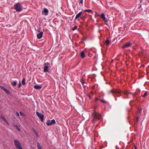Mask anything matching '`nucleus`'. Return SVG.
Returning a JSON list of instances; mask_svg holds the SVG:
<instances>
[{"label":"nucleus","mask_w":149,"mask_h":149,"mask_svg":"<svg viewBox=\"0 0 149 149\" xmlns=\"http://www.w3.org/2000/svg\"><path fill=\"white\" fill-rule=\"evenodd\" d=\"M14 8L17 12H20L23 10L22 6L20 3H16L14 6Z\"/></svg>","instance_id":"nucleus-1"},{"label":"nucleus","mask_w":149,"mask_h":149,"mask_svg":"<svg viewBox=\"0 0 149 149\" xmlns=\"http://www.w3.org/2000/svg\"><path fill=\"white\" fill-rule=\"evenodd\" d=\"M110 93H114L118 97H120L122 93H123V91L119 90H112Z\"/></svg>","instance_id":"nucleus-2"},{"label":"nucleus","mask_w":149,"mask_h":149,"mask_svg":"<svg viewBox=\"0 0 149 149\" xmlns=\"http://www.w3.org/2000/svg\"><path fill=\"white\" fill-rule=\"evenodd\" d=\"M14 144L17 149H23L20 142L18 140H15Z\"/></svg>","instance_id":"nucleus-3"},{"label":"nucleus","mask_w":149,"mask_h":149,"mask_svg":"<svg viewBox=\"0 0 149 149\" xmlns=\"http://www.w3.org/2000/svg\"><path fill=\"white\" fill-rule=\"evenodd\" d=\"M102 118V116L98 113H96L93 116V119L92 120V122H93L95 120L97 119L98 120H100Z\"/></svg>","instance_id":"nucleus-4"},{"label":"nucleus","mask_w":149,"mask_h":149,"mask_svg":"<svg viewBox=\"0 0 149 149\" xmlns=\"http://www.w3.org/2000/svg\"><path fill=\"white\" fill-rule=\"evenodd\" d=\"M56 121L54 119H53L51 120H48L46 123V124L47 126H50L52 124L55 123Z\"/></svg>","instance_id":"nucleus-5"},{"label":"nucleus","mask_w":149,"mask_h":149,"mask_svg":"<svg viewBox=\"0 0 149 149\" xmlns=\"http://www.w3.org/2000/svg\"><path fill=\"white\" fill-rule=\"evenodd\" d=\"M36 115L38 116V118L40 119L41 122H43V121L44 115L43 114H40L37 111L36 112Z\"/></svg>","instance_id":"nucleus-6"},{"label":"nucleus","mask_w":149,"mask_h":149,"mask_svg":"<svg viewBox=\"0 0 149 149\" xmlns=\"http://www.w3.org/2000/svg\"><path fill=\"white\" fill-rule=\"evenodd\" d=\"M48 12L49 11L46 8H45L42 11V14L46 16L48 15Z\"/></svg>","instance_id":"nucleus-7"},{"label":"nucleus","mask_w":149,"mask_h":149,"mask_svg":"<svg viewBox=\"0 0 149 149\" xmlns=\"http://www.w3.org/2000/svg\"><path fill=\"white\" fill-rule=\"evenodd\" d=\"M48 65H49V63H48ZM45 66L44 69V71L45 72H48V68L49 67V65H47L46 63H45L44 64Z\"/></svg>","instance_id":"nucleus-8"},{"label":"nucleus","mask_w":149,"mask_h":149,"mask_svg":"<svg viewBox=\"0 0 149 149\" xmlns=\"http://www.w3.org/2000/svg\"><path fill=\"white\" fill-rule=\"evenodd\" d=\"M132 45V43L130 42L127 43L124 45V46L123 47V48H128V47H130Z\"/></svg>","instance_id":"nucleus-9"},{"label":"nucleus","mask_w":149,"mask_h":149,"mask_svg":"<svg viewBox=\"0 0 149 149\" xmlns=\"http://www.w3.org/2000/svg\"><path fill=\"white\" fill-rule=\"evenodd\" d=\"M100 16L105 22H108V20L106 19L105 15L103 13H102Z\"/></svg>","instance_id":"nucleus-10"},{"label":"nucleus","mask_w":149,"mask_h":149,"mask_svg":"<svg viewBox=\"0 0 149 149\" xmlns=\"http://www.w3.org/2000/svg\"><path fill=\"white\" fill-rule=\"evenodd\" d=\"M43 35V32L41 31L37 34V37L38 38L40 39L42 38Z\"/></svg>","instance_id":"nucleus-11"},{"label":"nucleus","mask_w":149,"mask_h":149,"mask_svg":"<svg viewBox=\"0 0 149 149\" xmlns=\"http://www.w3.org/2000/svg\"><path fill=\"white\" fill-rule=\"evenodd\" d=\"M82 12H81L79 13L78 14H77L75 17V19H77L79 17H80L81 16V15L82 14Z\"/></svg>","instance_id":"nucleus-12"},{"label":"nucleus","mask_w":149,"mask_h":149,"mask_svg":"<svg viewBox=\"0 0 149 149\" xmlns=\"http://www.w3.org/2000/svg\"><path fill=\"white\" fill-rule=\"evenodd\" d=\"M1 118L3 120V121L5 122L6 123H7V124H8V122H7V120L5 118V117L2 115L1 116Z\"/></svg>","instance_id":"nucleus-13"},{"label":"nucleus","mask_w":149,"mask_h":149,"mask_svg":"<svg viewBox=\"0 0 149 149\" xmlns=\"http://www.w3.org/2000/svg\"><path fill=\"white\" fill-rule=\"evenodd\" d=\"M34 88L36 89L40 90L42 88V87L39 86L35 85L34 86Z\"/></svg>","instance_id":"nucleus-14"},{"label":"nucleus","mask_w":149,"mask_h":149,"mask_svg":"<svg viewBox=\"0 0 149 149\" xmlns=\"http://www.w3.org/2000/svg\"><path fill=\"white\" fill-rule=\"evenodd\" d=\"M81 57L82 58H84L85 56V53L83 51H82L81 54Z\"/></svg>","instance_id":"nucleus-15"},{"label":"nucleus","mask_w":149,"mask_h":149,"mask_svg":"<svg viewBox=\"0 0 149 149\" xmlns=\"http://www.w3.org/2000/svg\"><path fill=\"white\" fill-rule=\"evenodd\" d=\"M110 43V41L109 40H107L105 41V44L106 45H108Z\"/></svg>","instance_id":"nucleus-16"},{"label":"nucleus","mask_w":149,"mask_h":149,"mask_svg":"<svg viewBox=\"0 0 149 149\" xmlns=\"http://www.w3.org/2000/svg\"><path fill=\"white\" fill-rule=\"evenodd\" d=\"M17 81H13L12 83V85L13 86H15L17 84Z\"/></svg>","instance_id":"nucleus-17"},{"label":"nucleus","mask_w":149,"mask_h":149,"mask_svg":"<svg viewBox=\"0 0 149 149\" xmlns=\"http://www.w3.org/2000/svg\"><path fill=\"white\" fill-rule=\"evenodd\" d=\"M37 146L38 149H42L41 146L39 142L37 143Z\"/></svg>","instance_id":"nucleus-18"},{"label":"nucleus","mask_w":149,"mask_h":149,"mask_svg":"<svg viewBox=\"0 0 149 149\" xmlns=\"http://www.w3.org/2000/svg\"><path fill=\"white\" fill-rule=\"evenodd\" d=\"M22 84L23 85H24L26 83H25V79L24 78L22 81Z\"/></svg>","instance_id":"nucleus-19"},{"label":"nucleus","mask_w":149,"mask_h":149,"mask_svg":"<svg viewBox=\"0 0 149 149\" xmlns=\"http://www.w3.org/2000/svg\"><path fill=\"white\" fill-rule=\"evenodd\" d=\"M33 132L35 133V134L36 135V136H38V135L37 132L36 131V130L34 129L33 130Z\"/></svg>","instance_id":"nucleus-20"},{"label":"nucleus","mask_w":149,"mask_h":149,"mask_svg":"<svg viewBox=\"0 0 149 149\" xmlns=\"http://www.w3.org/2000/svg\"><path fill=\"white\" fill-rule=\"evenodd\" d=\"M4 91L7 94H9L10 93V92L6 88H5Z\"/></svg>","instance_id":"nucleus-21"},{"label":"nucleus","mask_w":149,"mask_h":149,"mask_svg":"<svg viewBox=\"0 0 149 149\" xmlns=\"http://www.w3.org/2000/svg\"><path fill=\"white\" fill-rule=\"evenodd\" d=\"M84 11L88 12H92V10L91 9H86Z\"/></svg>","instance_id":"nucleus-22"},{"label":"nucleus","mask_w":149,"mask_h":149,"mask_svg":"<svg viewBox=\"0 0 149 149\" xmlns=\"http://www.w3.org/2000/svg\"><path fill=\"white\" fill-rule=\"evenodd\" d=\"M77 26H75L72 29V30L73 31H74L77 29Z\"/></svg>","instance_id":"nucleus-23"},{"label":"nucleus","mask_w":149,"mask_h":149,"mask_svg":"<svg viewBox=\"0 0 149 149\" xmlns=\"http://www.w3.org/2000/svg\"><path fill=\"white\" fill-rule=\"evenodd\" d=\"M14 126L19 131H20V128L18 127V126L17 125H15Z\"/></svg>","instance_id":"nucleus-24"},{"label":"nucleus","mask_w":149,"mask_h":149,"mask_svg":"<svg viewBox=\"0 0 149 149\" xmlns=\"http://www.w3.org/2000/svg\"><path fill=\"white\" fill-rule=\"evenodd\" d=\"M0 88L1 89H2L4 91V90H5V89L6 88L4 87L3 86H0Z\"/></svg>","instance_id":"nucleus-25"},{"label":"nucleus","mask_w":149,"mask_h":149,"mask_svg":"<svg viewBox=\"0 0 149 149\" xmlns=\"http://www.w3.org/2000/svg\"><path fill=\"white\" fill-rule=\"evenodd\" d=\"M100 100L104 103H106L107 102L106 101L103 100Z\"/></svg>","instance_id":"nucleus-26"},{"label":"nucleus","mask_w":149,"mask_h":149,"mask_svg":"<svg viewBox=\"0 0 149 149\" xmlns=\"http://www.w3.org/2000/svg\"><path fill=\"white\" fill-rule=\"evenodd\" d=\"M20 115L21 116H24V113H22V112H20Z\"/></svg>","instance_id":"nucleus-27"},{"label":"nucleus","mask_w":149,"mask_h":149,"mask_svg":"<svg viewBox=\"0 0 149 149\" xmlns=\"http://www.w3.org/2000/svg\"><path fill=\"white\" fill-rule=\"evenodd\" d=\"M147 95V92H146L143 95V96L145 97Z\"/></svg>","instance_id":"nucleus-28"},{"label":"nucleus","mask_w":149,"mask_h":149,"mask_svg":"<svg viewBox=\"0 0 149 149\" xmlns=\"http://www.w3.org/2000/svg\"><path fill=\"white\" fill-rule=\"evenodd\" d=\"M123 93L125 95H127L129 93L127 92H124Z\"/></svg>","instance_id":"nucleus-29"},{"label":"nucleus","mask_w":149,"mask_h":149,"mask_svg":"<svg viewBox=\"0 0 149 149\" xmlns=\"http://www.w3.org/2000/svg\"><path fill=\"white\" fill-rule=\"evenodd\" d=\"M139 117H137L136 118V121L138 122L139 121Z\"/></svg>","instance_id":"nucleus-30"},{"label":"nucleus","mask_w":149,"mask_h":149,"mask_svg":"<svg viewBox=\"0 0 149 149\" xmlns=\"http://www.w3.org/2000/svg\"><path fill=\"white\" fill-rule=\"evenodd\" d=\"M18 85H19L18 86V88H20V86H21V84L20 83H19Z\"/></svg>","instance_id":"nucleus-31"},{"label":"nucleus","mask_w":149,"mask_h":149,"mask_svg":"<svg viewBox=\"0 0 149 149\" xmlns=\"http://www.w3.org/2000/svg\"><path fill=\"white\" fill-rule=\"evenodd\" d=\"M16 114L17 116H19V114L17 112H16Z\"/></svg>","instance_id":"nucleus-32"},{"label":"nucleus","mask_w":149,"mask_h":149,"mask_svg":"<svg viewBox=\"0 0 149 149\" xmlns=\"http://www.w3.org/2000/svg\"><path fill=\"white\" fill-rule=\"evenodd\" d=\"M83 0H81V1L79 2V3H83Z\"/></svg>","instance_id":"nucleus-33"},{"label":"nucleus","mask_w":149,"mask_h":149,"mask_svg":"<svg viewBox=\"0 0 149 149\" xmlns=\"http://www.w3.org/2000/svg\"><path fill=\"white\" fill-rule=\"evenodd\" d=\"M80 18L81 19H83V17H80Z\"/></svg>","instance_id":"nucleus-34"},{"label":"nucleus","mask_w":149,"mask_h":149,"mask_svg":"<svg viewBox=\"0 0 149 149\" xmlns=\"http://www.w3.org/2000/svg\"><path fill=\"white\" fill-rule=\"evenodd\" d=\"M97 15L98 16H100V15L99 14H97Z\"/></svg>","instance_id":"nucleus-35"},{"label":"nucleus","mask_w":149,"mask_h":149,"mask_svg":"<svg viewBox=\"0 0 149 149\" xmlns=\"http://www.w3.org/2000/svg\"><path fill=\"white\" fill-rule=\"evenodd\" d=\"M96 100H100V99H99L97 98V99H96Z\"/></svg>","instance_id":"nucleus-36"},{"label":"nucleus","mask_w":149,"mask_h":149,"mask_svg":"<svg viewBox=\"0 0 149 149\" xmlns=\"http://www.w3.org/2000/svg\"><path fill=\"white\" fill-rule=\"evenodd\" d=\"M89 98H91V96H89Z\"/></svg>","instance_id":"nucleus-37"},{"label":"nucleus","mask_w":149,"mask_h":149,"mask_svg":"<svg viewBox=\"0 0 149 149\" xmlns=\"http://www.w3.org/2000/svg\"><path fill=\"white\" fill-rule=\"evenodd\" d=\"M130 93L131 94H133L132 93H131V92H130Z\"/></svg>","instance_id":"nucleus-38"},{"label":"nucleus","mask_w":149,"mask_h":149,"mask_svg":"<svg viewBox=\"0 0 149 149\" xmlns=\"http://www.w3.org/2000/svg\"><path fill=\"white\" fill-rule=\"evenodd\" d=\"M116 100H117V99H116Z\"/></svg>","instance_id":"nucleus-39"},{"label":"nucleus","mask_w":149,"mask_h":149,"mask_svg":"<svg viewBox=\"0 0 149 149\" xmlns=\"http://www.w3.org/2000/svg\"><path fill=\"white\" fill-rule=\"evenodd\" d=\"M135 149H136V148H135Z\"/></svg>","instance_id":"nucleus-40"}]
</instances>
